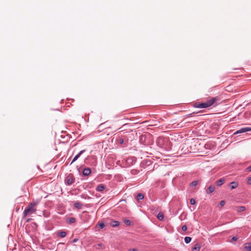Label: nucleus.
Masks as SVG:
<instances>
[{
    "instance_id": "obj_21",
    "label": "nucleus",
    "mask_w": 251,
    "mask_h": 251,
    "mask_svg": "<svg viewBox=\"0 0 251 251\" xmlns=\"http://www.w3.org/2000/svg\"><path fill=\"white\" fill-rule=\"evenodd\" d=\"M191 204L194 205L196 203V201L194 199H191L190 201Z\"/></svg>"
},
{
    "instance_id": "obj_24",
    "label": "nucleus",
    "mask_w": 251,
    "mask_h": 251,
    "mask_svg": "<svg viewBox=\"0 0 251 251\" xmlns=\"http://www.w3.org/2000/svg\"><path fill=\"white\" fill-rule=\"evenodd\" d=\"M181 229L183 231H186L187 229V227L186 225H184L182 226Z\"/></svg>"
},
{
    "instance_id": "obj_22",
    "label": "nucleus",
    "mask_w": 251,
    "mask_h": 251,
    "mask_svg": "<svg viewBox=\"0 0 251 251\" xmlns=\"http://www.w3.org/2000/svg\"><path fill=\"white\" fill-rule=\"evenodd\" d=\"M163 141V139L161 138H159L157 139V143L159 146H161V145H160V142Z\"/></svg>"
},
{
    "instance_id": "obj_3",
    "label": "nucleus",
    "mask_w": 251,
    "mask_h": 251,
    "mask_svg": "<svg viewBox=\"0 0 251 251\" xmlns=\"http://www.w3.org/2000/svg\"><path fill=\"white\" fill-rule=\"evenodd\" d=\"M66 184L68 185L72 184L75 182V178L73 176H68L65 180Z\"/></svg>"
},
{
    "instance_id": "obj_14",
    "label": "nucleus",
    "mask_w": 251,
    "mask_h": 251,
    "mask_svg": "<svg viewBox=\"0 0 251 251\" xmlns=\"http://www.w3.org/2000/svg\"><path fill=\"white\" fill-rule=\"evenodd\" d=\"M215 189V187L214 186L210 185L208 187V191H209V192H207V193L208 194L212 193V192H213L214 191Z\"/></svg>"
},
{
    "instance_id": "obj_7",
    "label": "nucleus",
    "mask_w": 251,
    "mask_h": 251,
    "mask_svg": "<svg viewBox=\"0 0 251 251\" xmlns=\"http://www.w3.org/2000/svg\"><path fill=\"white\" fill-rule=\"evenodd\" d=\"M57 235L60 237L64 238L66 236L67 233L65 231L59 230L57 232Z\"/></svg>"
},
{
    "instance_id": "obj_18",
    "label": "nucleus",
    "mask_w": 251,
    "mask_h": 251,
    "mask_svg": "<svg viewBox=\"0 0 251 251\" xmlns=\"http://www.w3.org/2000/svg\"><path fill=\"white\" fill-rule=\"evenodd\" d=\"M157 218L161 221L164 218V215L162 213H159L158 215H157Z\"/></svg>"
},
{
    "instance_id": "obj_33",
    "label": "nucleus",
    "mask_w": 251,
    "mask_h": 251,
    "mask_svg": "<svg viewBox=\"0 0 251 251\" xmlns=\"http://www.w3.org/2000/svg\"><path fill=\"white\" fill-rule=\"evenodd\" d=\"M131 251H137V250L136 249H133L131 250Z\"/></svg>"
},
{
    "instance_id": "obj_17",
    "label": "nucleus",
    "mask_w": 251,
    "mask_h": 251,
    "mask_svg": "<svg viewBox=\"0 0 251 251\" xmlns=\"http://www.w3.org/2000/svg\"><path fill=\"white\" fill-rule=\"evenodd\" d=\"M144 195L142 194H138L137 196V199L139 201V200H143L144 199Z\"/></svg>"
},
{
    "instance_id": "obj_34",
    "label": "nucleus",
    "mask_w": 251,
    "mask_h": 251,
    "mask_svg": "<svg viewBox=\"0 0 251 251\" xmlns=\"http://www.w3.org/2000/svg\"><path fill=\"white\" fill-rule=\"evenodd\" d=\"M192 114V113H191L190 114H189V116H191Z\"/></svg>"
},
{
    "instance_id": "obj_31",
    "label": "nucleus",
    "mask_w": 251,
    "mask_h": 251,
    "mask_svg": "<svg viewBox=\"0 0 251 251\" xmlns=\"http://www.w3.org/2000/svg\"><path fill=\"white\" fill-rule=\"evenodd\" d=\"M78 239H77V238H75V239H74L72 241V243H75V242H77V241H78Z\"/></svg>"
},
{
    "instance_id": "obj_4",
    "label": "nucleus",
    "mask_w": 251,
    "mask_h": 251,
    "mask_svg": "<svg viewBox=\"0 0 251 251\" xmlns=\"http://www.w3.org/2000/svg\"><path fill=\"white\" fill-rule=\"evenodd\" d=\"M251 131V127H245L241 128L240 129L237 130L235 132V134H239L246 132H248Z\"/></svg>"
},
{
    "instance_id": "obj_11",
    "label": "nucleus",
    "mask_w": 251,
    "mask_h": 251,
    "mask_svg": "<svg viewBox=\"0 0 251 251\" xmlns=\"http://www.w3.org/2000/svg\"><path fill=\"white\" fill-rule=\"evenodd\" d=\"M229 185H230V186L231 187V189H233L236 188L238 186V182H237L233 181V182H230Z\"/></svg>"
},
{
    "instance_id": "obj_26",
    "label": "nucleus",
    "mask_w": 251,
    "mask_h": 251,
    "mask_svg": "<svg viewBox=\"0 0 251 251\" xmlns=\"http://www.w3.org/2000/svg\"><path fill=\"white\" fill-rule=\"evenodd\" d=\"M246 249L251 251V243H249V246L245 247Z\"/></svg>"
},
{
    "instance_id": "obj_23",
    "label": "nucleus",
    "mask_w": 251,
    "mask_h": 251,
    "mask_svg": "<svg viewBox=\"0 0 251 251\" xmlns=\"http://www.w3.org/2000/svg\"><path fill=\"white\" fill-rule=\"evenodd\" d=\"M75 221V219L74 218H71L69 219V222L71 223H73Z\"/></svg>"
},
{
    "instance_id": "obj_12",
    "label": "nucleus",
    "mask_w": 251,
    "mask_h": 251,
    "mask_svg": "<svg viewBox=\"0 0 251 251\" xmlns=\"http://www.w3.org/2000/svg\"><path fill=\"white\" fill-rule=\"evenodd\" d=\"M200 249H201L200 245L198 244H197L192 248V251H200Z\"/></svg>"
},
{
    "instance_id": "obj_29",
    "label": "nucleus",
    "mask_w": 251,
    "mask_h": 251,
    "mask_svg": "<svg viewBox=\"0 0 251 251\" xmlns=\"http://www.w3.org/2000/svg\"><path fill=\"white\" fill-rule=\"evenodd\" d=\"M247 183L248 184L251 185V176L248 178Z\"/></svg>"
},
{
    "instance_id": "obj_19",
    "label": "nucleus",
    "mask_w": 251,
    "mask_h": 251,
    "mask_svg": "<svg viewBox=\"0 0 251 251\" xmlns=\"http://www.w3.org/2000/svg\"><path fill=\"white\" fill-rule=\"evenodd\" d=\"M124 223L127 226H130L131 224V222L129 220L125 219L124 220Z\"/></svg>"
},
{
    "instance_id": "obj_25",
    "label": "nucleus",
    "mask_w": 251,
    "mask_h": 251,
    "mask_svg": "<svg viewBox=\"0 0 251 251\" xmlns=\"http://www.w3.org/2000/svg\"><path fill=\"white\" fill-rule=\"evenodd\" d=\"M118 143L120 144H123L124 143V139H122V138H120L119 141H118Z\"/></svg>"
},
{
    "instance_id": "obj_2",
    "label": "nucleus",
    "mask_w": 251,
    "mask_h": 251,
    "mask_svg": "<svg viewBox=\"0 0 251 251\" xmlns=\"http://www.w3.org/2000/svg\"><path fill=\"white\" fill-rule=\"evenodd\" d=\"M37 203L36 202L29 203L23 212L24 217H25L28 215H30L35 213L36 210L34 207L37 205Z\"/></svg>"
},
{
    "instance_id": "obj_10",
    "label": "nucleus",
    "mask_w": 251,
    "mask_h": 251,
    "mask_svg": "<svg viewBox=\"0 0 251 251\" xmlns=\"http://www.w3.org/2000/svg\"><path fill=\"white\" fill-rule=\"evenodd\" d=\"M74 206L77 209H80L82 207V203L79 201H76L75 203Z\"/></svg>"
},
{
    "instance_id": "obj_16",
    "label": "nucleus",
    "mask_w": 251,
    "mask_h": 251,
    "mask_svg": "<svg viewBox=\"0 0 251 251\" xmlns=\"http://www.w3.org/2000/svg\"><path fill=\"white\" fill-rule=\"evenodd\" d=\"M192 240V238L190 237H185L184 238V241L186 244L189 243Z\"/></svg>"
},
{
    "instance_id": "obj_8",
    "label": "nucleus",
    "mask_w": 251,
    "mask_h": 251,
    "mask_svg": "<svg viewBox=\"0 0 251 251\" xmlns=\"http://www.w3.org/2000/svg\"><path fill=\"white\" fill-rule=\"evenodd\" d=\"M225 182V179L224 178H220L216 181V184L218 186H220L223 185Z\"/></svg>"
},
{
    "instance_id": "obj_30",
    "label": "nucleus",
    "mask_w": 251,
    "mask_h": 251,
    "mask_svg": "<svg viewBox=\"0 0 251 251\" xmlns=\"http://www.w3.org/2000/svg\"><path fill=\"white\" fill-rule=\"evenodd\" d=\"M247 170L248 171V172H251V165L249 166L247 168Z\"/></svg>"
},
{
    "instance_id": "obj_1",
    "label": "nucleus",
    "mask_w": 251,
    "mask_h": 251,
    "mask_svg": "<svg viewBox=\"0 0 251 251\" xmlns=\"http://www.w3.org/2000/svg\"><path fill=\"white\" fill-rule=\"evenodd\" d=\"M217 100V98L216 97H212L205 102L195 104V106L199 108H207L213 104Z\"/></svg>"
},
{
    "instance_id": "obj_15",
    "label": "nucleus",
    "mask_w": 251,
    "mask_h": 251,
    "mask_svg": "<svg viewBox=\"0 0 251 251\" xmlns=\"http://www.w3.org/2000/svg\"><path fill=\"white\" fill-rule=\"evenodd\" d=\"M246 210L245 206H241L237 207V211L238 212H241L244 211Z\"/></svg>"
},
{
    "instance_id": "obj_27",
    "label": "nucleus",
    "mask_w": 251,
    "mask_h": 251,
    "mask_svg": "<svg viewBox=\"0 0 251 251\" xmlns=\"http://www.w3.org/2000/svg\"><path fill=\"white\" fill-rule=\"evenodd\" d=\"M226 202L224 201H221L220 202V204L221 206H223L225 204Z\"/></svg>"
},
{
    "instance_id": "obj_20",
    "label": "nucleus",
    "mask_w": 251,
    "mask_h": 251,
    "mask_svg": "<svg viewBox=\"0 0 251 251\" xmlns=\"http://www.w3.org/2000/svg\"><path fill=\"white\" fill-rule=\"evenodd\" d=\"M198 184V181H193L190 183V185L192 187H195Z\"/></svg>"
},
{
    "instance_id": "obj_28",
    "label": "nucleus",
    "mask_w": 251,
    "mask_h": 251,
    "mask_svg": "<svg viewBox=\"0 0 251 251\" xmlns=\"http://www.w3.org/2000/svg\"><path fill=\"white\" fill-rule=\"evenodd\" d=\"M105 226V225L104 223H100V225H99V226L100 228H102L104 227Z\"/></svg>"
},
{
    "instance_id": "obj_6",
    "label": "nucleus",
    "mask_w": 251,
    "mask_h": 251,
    "mask_svg": "<svg viewBox=\"0 0 251 251\" xmlns=\"http://www.w3.org/2000/svg\"><path fill=\"white\" fill-rule=\"evenodd\" d=\"M91 173V170L90 168H89L88 167L84 168L82 171V174L85 176H89Z\"/></svg>"
},
{
    "instance_id": "obj_5",
    "label": "nucleus",
    "mask_w": 251,
    "mask_h": 251,
    "mask_svg": "<svg viewBox=\"0 0 251 251\" xmlns=\"http://www.w3.org/2000/svg\"><path fill=\"white\" fill-rule=\"evenodd\" d=\"M85 151V150H82L81 151H80V152L74 157V158H73V160L71 163V164H72L74 162H75L80 156V155Z\"/></svg>"
},
{
    "instance_id": "obj_13",
    "label": "nucleus",
    "mask_w": 251,
    "mask_h": 251,
    "mask_svg": "<svg viewBox=\"0 0 251 251\" xmlns=\"http://www.w3.org/2000/svg\"><path fill=\"white\" fill-rule=\"evenodd\" d=\"M112 227H116L120 225V222L117 221H113L110 224Z\"/></svg>"
},
{
    "instance_id": "obj_9",
    "label": "nucleus",
    "mask_w": 251,
    "mask_h": 251,
    "mask_svg": "<svg viewBox=\"0 0 251 251\" xmlns=\"http://www.w3.org/2000/svg\"><path fill=\"white\" fill-rule=\"evenodd\" d=\"M104 188H105V187L103 185L99 184L97 186L96 189L97 191L101 192L102 191H103L104 189Z\"/></svg>"
},
{
    "instance_id": "obj_32",
    "label": "nucleus",
    "mask_w": 251,
    "mask_h": 251,
    "mask_svg": "<svg viewBox=\"0 0 251 251\" xmlns=\"http://www.w3.org/2000/svg\"><path fill=\"white\" fill-rule=\"evenodd\" d=\"M237 239H238L237 237H235V236H234V237H233L232 238V240L233 241H237Z\"/></svg>"
}]
</instances>
